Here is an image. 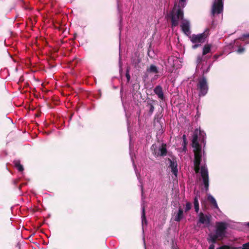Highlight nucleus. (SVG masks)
Instances as JSON below:
<instances>
[{
	"mask_svg": "<svg viewBox=\"0 0 249 249\" xmlns=\"http://www.w3.org/2000/svg\"><path fill=\"white\" fill-rule=\"evenodd\" d=\"M227 228V224L223 222H219L216 223V230L214 234H209L207 240L208 242L215 243L217 240H221L225 236L226 230Z\"/></svg>",
	"mask_w": 249,
	"mask_h": 249,
	"instance_id": "1",
	"label": "nucleus"
},
{
	"mask_svg": "<svg viewBox=\"0 0 249 249\" xmlns=\"http://www.w3.org/2000/svg\"><path fill=\"white\" fill-rule=\"evenodd\" d=\"M194 170L196 174L198 173L200 170L202 184L204 185L206 192H207L209 187V172L207 168L205 165L202 166L201 168H200V165L194 164Z\"/></svg>",
	"mask_w": 249,
	"mask_h": 249,
	"instance_id": "2",
	"label": "nucleus"
},
{
	"mask_svg": "<svg viewBox=\"0 0 249 249\" xmlns=\"http://www.w3.org/2000/svg\"><path fill=\"white\" fill-rule=\"evenodd\" d=\"M183 11L179 5H175L170 13L172 27H176L178 25L179 20L183 19Z\"/></svg>",
	"mask_w": 249,
	"mask_h": 249,
	"instance_id": "3",
	"label": "nucleus"
},
{
	"mask_svg": "<svg viewBox=\"0 0 249 249\" xmlns=\"http://www.w3.org/2000/svg\"><path fill=\"white\" fill-rule=\"evenodd\" d=\"M196 87L199 96H204L206 95L209 90V86L206 77L203 76L198 78Z\"/></svg>",
	"mask_w": 249,
	"mask_h": 249,
	"instance_id": "4",
	"label": "nucleus"
},
{
	"mask_svg": "<svg viewBox=\"0 0 249 249\" xmlns=\"http://www.w3.org/2000/svg\"><path fill=\"white\" fill-rule=\"evenodd\" d=\"M199 134V137L204 138V132L201 130H198L196 129L193 134V140H192V147L194 148V152H201V146L198 142V135Z\"/></svg>",
	"mask_w": 249,
	"mask_h": 249,
	"instance_id": "5",
	"label": "nucleus"
},
{
	"mask_svg": "<svg viewBox=\"0 0 249 249\" xmlns=\"http://www.w3.org/2000/svg\"><path fill=\"white\" fill-rule=\"evenodd\" d=\"M208 29H206L205 32L201 34L197 35L193 34L189 36L191 41L193 43H199L201 44L205 42L206 39L209 36Z\"/></svg>",
	"mask_w": 249,
	"mask_h": 249,
	"instance_id": "6",
	"label": "nucleus"
},
{
	"mask_svg": "<svg viewBox=\"0 0 249 249\" xmlns=\"http://www.w3.org/2000/svg\"><path fill=\"white\" fill-rule=\"evenodd\" d=\"M223 0H213L212 7V15L214 16L222 13L223 11Z\"/></svg>",
	"mask_w": 249,
	"mask_h": 249,
	"instance_id": "7",
	"label": "nucleus"
},
{
	"mask_svg": "<svg viewBox=\"0 0 249 249\" xmlns=\"http://www.w3.org/2000/svg\"><path fill=\"white\" fill-rule=\"evenodd\" d=\"M211 216L210 215L204 214L203 213H200L199 214V222L203 224L209 226L211 223Z\"/></svg>",
	"mask_w": 249,
	"mask_h": 249,
	"instance_id": "8",
	"label": "nucleus"
},
{
	"mask_svg": "<svg viewBox=\"0 0 249 249\" xmlns=\"http://www.w3.org/2000/svg\"><path fill=\"white\" fill-rule=\"evenodd\" d=\"M182 31L187 36L191 34L190 23L187 20H183L180 25Z\"/></svg>",
	"mask_w": 249,
	"mask_h": 249,
	"instance_id": "9",
	"label": "nucleus"
},
{
	"mask_svg": "<svg viewBox=\"0 0 249 249\" xmlns=\"http://www.w3.org/2000/svg\"><path fill=\"white\" fill-rule=\"evenodd\" d=\"M154 92L155 94L158 96V98L161 100H165V97L163 93V89L161 86H156L154 89Z\"/></svg>",
	"mask_w": 249,
	"mask_h": 249,
	"instance_id": "10",
	"label": "nucleus"
},
{
	"mask_svg": "<svg viewBox=\"0 0 249 249\" xmlns=\"http://www.w3.org/2000/svg\"><path fill=\"white\" fill-rule=\"evenodd\" d=\"M202 152H194V164L200 165L202 160Z\"/></svg>",
	"mask_w": 249,
	"mask_h": 249,
	"instance_id": "11",
	"label": "nucleus"
},
{
	"mask_svg": "<svg viewBox=\"0 0 249 249\" xmlns=\"http://www.w3.org/2000/svg\"><path fill=\"white\" fill-rule=\"evenodd\" d=\"M207 199L211 203V205L213 206L214 208L219 209L218 206L217 205V202L215 198L212 195L209 194L208 195Z\"/></svg>",
	"mask_w": 249,
	"mask_h": 249,
	"instance_id": "12",
	"label": "nucleus"
},
{
	"mask_svg": "<svg viewBox=\"0 0 249 249\" xmlns=\"http://www.w3.org/2000/svg\"><path fill=\"white\" fill-rule=\"evenodd\" d=\"M183 211L182 209L180 207L178 209V213L175 216L174 220L177 222H179L183 218Z\"/></svg>",
	"mask_w": 249,
	"mask_h": 249,
	"instance_id": "13",
	"label": "nucleus"
},
{
	"mask_svg": "<svg viewBox=\"0 0 249 249\" xmlns=\"http://www.w3.org/2000/svg\"><path fill=\"white\" fill-rule=\"evenodd\" d=\"M155 101L154 100H148L147 101L146 107H148L149 110L148 111V113L150 115H151L154 110V107L153 106V102Z\"/></svg>",
	"mask_w": 249,
	"mask_h": 249,
	"instance_id": "14",
	"label": "nucleus"
},
{
	"mask_svg": "<svg viewBox=\"0 0 249 249\" xmlns=\"http://www.w3.org/2000/svg\"><path fill=\"white\" fill-rule=\"evenodd\" d=\"M159 152L160 156H165L167 155V150L166 148V144L162 143L161 147L159 148Z\"/></svg>",
	"mask_w": 249,
	"mask_h": 249,
	"instance_id": "15",
	"label": "nucleus"
},
{
	"mask_svg": "<svg viewBox=\"0 0 249 249\" xmlns=\"http://www.w3.org/2000/svg\"><path fill=\"white\" fill-rule=\"evenodd\" d=\"M169 160L170 162V167L172 169V172L174 175L177 176L178 173L177 164L172 160Z\"/></svg>",
	"mask_w": 249,
	"mask_h": 249,
	"instance_id": "16",
	"label": "nucleus"
},
{
	"mask_svg": "<svg viewBox=\"0 0 249 249\" xmlns=\"http://www.w3.org/2000/svg\"><path fill=\"white\" fill-rule=\"evenodd\" d=\"M14 166L18 170L19 172H22L24 170V167L20 164L19 160H15L13 162Z\"/></svg>",
	"mask_w": 249,
	"mask_h": 249,
	"instance_id": "17",
	"label": "nucleus"
},
{
	"mask_svg": "<svg viewBox=\"0 0 249 249\" xmlns=\"http://www.w3.org/2000/svg\"><path fill=\"white\" fill-rule=\"evenodd\" d=\"M146 72L156 74L159 73V71L158 68L155 65H151L149 67L147 68Z\"/></svg>",
	"mask_w": 249,
	"mask_h": 249,
	"instance_id": "18",
	"label": "nucleus"
},
{
	"mask_svg": "<svg viewBox=\"0 0 249 249\" xmlns=\"http://www.w3.org/2000/svg\"><path fill=\"white\" fill-rule=\"evenodd\" d=\"M212 45L210 44H205L203 47L202 55H205L211 52Z\"/></svg>",
	"mask_w": 249,
	"mask_h": 249,
	"instance_id": "19",
	"label": "nucleus"
},
{
	"mask_svg": "<svg viewBox=\"0 0 249 249\" xmlns=\"http://www.w3.org/2000/svg\"><path fill=\"white\" fill-rule=\"evenodd\" d=\"M141 61V59L139 58H135L132 59V63L134 67L136 68H140V63Z\"/></svg>",
	"mask_w": 249,
	"mask_h": 249,
	"instance_id": "20",
	"label": "nucleus"
},
{
	"mask_svg": "<svg viewBox=\"0 0 249 249\" xmlns=\"http://www.w3.org/2000/svg\"><path fill=\"white\" fill-rule=\"evenodd\" d=\"M142 225L144 223H145V224H147V220H146V216H145L144 206H143L142 207Z\"/></svg>",
	"mask_w": 249,
	"mask_h": 249,
	"instance_id": "21",
	"label": "nucleus"
},
{
	"mask_svg": "<svg viewBox=\"0 0 249 249\" xmlns=\"http://www.w3.org/2000/svg\"><path fill=\"white\" fill-rule=\"evenodd\" d=\"M194 204L195 211L196 213H198L199 211V202H198V198H197V196H196L194 198Z\"/></svg>",
	"mask_w": 249,
	"mask_h": 249,
	"instance_id": "22",
	"label": "nucleus"
},
{
	"mask_svg": "<svg viewBox=\"0 0 249 249\" xmlns=\"http://www.w3.org/2000/svg\"><path fill=\"white\" fill-rule=\"evenodd\" d=\"M156 148H157V146L155 144L152 145V146L151 147V149L152 151L153 154L155 157H158L160 156V152L157 151Z\"/></svg>",
	"mask_w": 249,
	"mask_h": 249,
	"instance_id": "23",
	"label": "nucleus"
},
{
	"mask_svg": "<svg viewBox=\"0 0 249 249\" xmlns=\"http://www.w3.org/2000/svg\"><path fill=\"white\" fill-rule=\"evenodd\" d=\"M216 249H237V247H231L228 245H223Z\"/></svg>",
	"mask_w": 249,
	"mask_h": 249,
	"instance_id": "24",
	"label": "nucleus"
},
{
	"mask_svg": "<svg viewBox=\"0 0 249 249\" xmlns=\"http://www.w3.org/2000/svg\"><path fill=\"white\" fill-rule=\"evenodd\" d=\"M129 71H130V68L127 67L126 69V73H125V76L127 78V83H129V82L130 80V78H131L130 74H129Z\"/></svg>",
	"mask_w": 249,
	"mask_h": 249,
	"instance_id": "25",
	"label": "nucleus"
},
{
	"mask_svg": "<svg viewBox=\"0 0 249 249\" xmlns=\"http://www.w3.org/2000/svg\"><path fill=\"white\" fill-rule=\"evenodd\" d=\"M191 209V203L190 202H187L186 203L185 208V212H187L189 211Z\"/></svg>",
	"mask_w": 249,
	"mask_h": 249,
	"instance_id": "26",
	"label": "nucleus"
},
{
	"mask_svg": "<svg viewBox=\"0 0 249 249\" xmlns=\"http://www.w3.org/2000/svg\"><path fill=\"white\" fill-rule=\"evenodd\" d=\"M237 249H249V242L243 244L242 247H237Z\"/></svg>",
	"mask_w": 249,
	"mask_h": 249,
	"instance_id": "27",
	"label": "nucleus"
},
{
	"mask_svg": "<svg viewBox=\"0 0 249 249\" xmlns=\"http://www.w3.org/2000/svg\"><path fill=\"white\" fill-rule=\"evenodd\" d=\"M249 37V34H244L242 35V36L239 38V39H240L242 41H245V38Z\"/></svg>",
	"mask_w": 249,
	"mask_h": 249,
	"instance_id": "28",
	"label": "nucleus"
},
{
	"mask_svg": "<svg viewBox=\"0 0 249 249\" xmlns=\"http://www.w3.org/2000/svg\"><path fill=\"white\" fill-rule=\"evenodd\" d=\"M203 60V58L202 56L198 55L196 59V63L197 64H199L202 62Z\"/></svg>",
	"mask_w": 249,
	"mask_h": 249,
	"instance_id": "29",
	"label": "nucleus"
},
{
	"mask_svg": "<svg viewBox=\"0 0 249 249\" xmlns=\"http://www.w3.org/2000/svg\"><path fill=\"white\" fill-rule=\"evenodd\" d=\"M194 44H195L192 46V48L193 49H196V48H197L198 47H199V46H201V44H199V43H194Z\"/></svg>",
	"mask_w": 249,
	"mask_h": 249,
	"instance_id": "30",
	"label": "nucleus"
},
{
	"mask_svg": "<svg viewBox=\"0 0 249 249\" xmlns=\"http://www.w3.org/2000/svg\"><path fill=\"white\" fill-rule=\"evenodd\" d=\"M245 48H242V47H239V48H238V50H237V52H238V53H243V52L245 51Z\"/></svg>",
	"mask_w": 249,
	"mask_h": 249,
	"instance_id": "31",
	"label": "nucleus"
},
{
	"mask_svg": "<svg viewBox=\"0 0 249 249\" xmlns=\"http://www.w3.org/2000/svg\"><path fill=\"white\" fill-rule=\"evenodd\" d=\"M214 243H213L211 244L209 246V249H214L215 246L214 245Z\"/></svg>",
	"mask_w": 249,
	"mask_h": 249,
	"instance_id": "32",
	"label": "nucleus"
},
{
	"mask_svg": "<svg viewBox=\"0 0 249 249\" xmlns=\"http://www.w3.org/2000/svg\"><path fill=\"white\" fill-rule=\"evenodd\" d=\"M186 145H187V141H185V142L183 141V146H184V148H185V149H187Z\"/></svg>",
	"mask_w": 249,
	"mask_h": 249,
	"instance_id": "33",
	"label": "nucleus"
},
{
	"mask_svg": "<svg viewBox=\"0 0 249 249\" xmlns=\"http://www.w3.org/2000/svg\"><path fill=\"white\" fill-rule=\"evenodd\" d=\"M182 139H183V142L187 141V139H186V137L185 135H183V136H182Z\"/></svg>",
	"mask_w": 249,
	"mask_h": 249,
	"instance_id": "34",
	"label": "nucleus"
},
{
	"mask_svg": "<svg viewBox=\"0 0 249 249\" xmlns=\"http://www.w3.org/2000/svg\"><path fill=\"white\" fill-rule=\"evenodd\" d=\"M141 191H142V198H143V188L142 186Z\"/></svg>",
	"mask_w": 249,
	"mask_h": 249,
	"instance_id": "35",
	"label": "nucleus"
},
{
	"mask_svg": "<svg viewBox=\"0 0 249 249\" xmlns=\"http://www.w3.org/2000/svg\"><path fill=\"white\" fill-rule=\"evenodd\" d=\"M218 55H214V57L215 58V59H217L218 58Z\"/></svg>",
	"mask_w": 249,
	"mask_h": 249,
	"instance_id": "36",
	"label": "nucleus"
},
{
	"mask_svg": "<svg viewBox=\"0 0 249 249\" xmlns=\"http://www.w3.org/2000/svg\"><path fill=\"white\" fill-rule=\"evenodd\" d=\"M186 1V0H179V1L181 2H184Z\"/></svg>",
	"mask_w": 249,
	"mask_h": 249,
	"instance_id": "37",
	"label": "nucleus"
},
{
	"mask_svg": "<svg viewBox=\"0 0 249 249\" xmlns=\"http://www.w3.org/2000/svg\"><path fill=\"white\" fill-rule=\"evenodd\" d=\"M186 149H185V148H184V146H183V151H186Z\"/></svg>",
	"mask_w": 249,
	"mask_h": 249,
	"instance_id": "38",
	"label": "nucleus"
},
{
	"mask_svg": "<svg viewBox=\"0 0 249 249\" xmlns=\"http://www.w3.org/2000/svg\"><path fill=\"white\" fill-rule=\"evenodd\" d=\"M247 225L248 226V227L249 228V222H248L247 224Z\"/></svg>",
	"mask_w": 249,
	"mask_h": 249,
	"instance_id": "39",
	"label": "nucleus"
},
{
	"mask_svg": "<svg viewBox=\"0 0 249 249\" xmlns=\"http://www.w3.org/2000/svg\"><path fill=\"white\" fill-rule=\"evenodd\" d=\"M182 7H184V4H183Z\"/></svg>",
	"mask_w": 249,
	"mask_h": 249,
	"instance_id": "40",
	"label": "nucleus"
}]
</instances>
